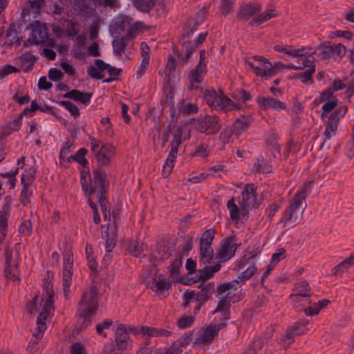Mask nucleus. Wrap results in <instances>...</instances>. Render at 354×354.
<instances>
[{
  "label": "nucleus",
  "mask_w": 354,
  "mask_h": 354,
  "mask_svg": "<svg viewBox=\"0 0 354 354\" xmlns=\"http://www.w3.org/2000/svg\"><path fill=\"white\" fill-rule=\"evenodd\" d=\"M105 178L106 175L103 171L95 170L93 173V178L91 180V186L88 187L86 185V178H82V189L86 195L91 196L97 194V196L99 198L101 209L104 214V219L108 221L106 226V230L102 232V236L106 242V252H109L115 245L117 228L114 214L113 215L114 221L113 223H110L111 214L109 211L107 210L108 202L104 193Z\"/></svg>",
  "instance_id": "f257e3e1"
},
{
  "label": "nucleus",
  "mask_w": 354,
  "mask_h": 354,
  "mask_svg": "<svg viewBox=\"0 0 354 354\" xmlns=\"http://www.w3.org/2000/svg\"><path fill=\"white\" fill-rule=\"evenodd\" d=\"M44 294L41 301V310L37 319V326L32 333V338L28 345L27 351L36 354L38 351L39 341L42 338L47 328V322L54 311L55 292L50 281H46L44 284Z\"/></svg>",
  "instance_id": "f03ea898"
},
{
  "label": "nucleus",
  "mask_w": 354,
  "mask_h": 354,
  "mask_svg": "<svg viewBox=\"0 0 354 354\" xmlns=\"http://www.w3.org/2000/svg\"><path fill=\"white\" fill-rule=\"evenodd\" d=\"M312 183V182L306 183L290 201L288 209L283 212V216L280 219V222L283 223L285 226L292 227L299 223L304 212V209L300 210V209L305 204L306 197L310 192Z\"/></svg>",
  "instance_id": "7ed1b4c3"
},
{
  "label": "nucleus",
  "mask_w": 354,
  "mask_h": 354,
  "mask_svg": "<svg viewBox=\"0 0 354 354\" xmlns=\"http://www.w3.org/2000/svg\"><path fill=\"white\" fill-rule=\"evenodd\" d=\"M98 306V289L91 286L85 290L78 303L77 314L82 319V328H86L91 323V316L97 311Z\"/></svg>",
  "instance_id": "20e7f679"
},
{
  "label": "nucleus",
  "mask_w": 354,
  "mask_h": 354,
  "mask_svg": "<svg viewBox=\"0 0 354 354\" xmlns=\"http://www.w3.org/2000/svg\"><path fill=\"white\" fill-rule=\"evenodd\" d=\"M274 50L277 52L283 53L288 56L299 58L297 60L298 65L290 64L285 66L286 68L303 70L305 68H315L314 58L310 59L309 57L304 55L306 48L293 49L290 46H281L280 45H275L274 46Z\"/></svg>",
  "instance_id": "39448f33"
},
{
  "label": "nucleus",
  "mask_w": 354,
  "mask_h": 354,
  "mask_svg": "<svg viewBox=\"0 0 354 354\" xmlns=\"http://www.w3.org/2000/svg\"><path fill=\"white\" fill-rule=\"evenodd\" d=\"M204 97L208 106L216 110L230 111L239 109V106L230 98L223 94H218L214 90H206Z\"/></svg>",
  "instance_id": "423d86ee"
},
{
  "label": "nucleus",
  "mask_w": 354,
  "mask_h": 354,
  "mask_svg": "<svg viewBox=\"0 0 354 354\" xmlns=\"http://www.w3.org/2000/svg\"><path fill=\"white\" fill-rule=\"evenodd\" d=\"M196 26L197 24L192 27H191V24L188 25L181 39V43L183 47V51L185 53V58H183L184 62L188 60L198 45L202 44L205 39L206 33H201L197 39H192V35L196 30Z\"/></svg>",
  "instance_id": "0eeeda50"
},
{
  "label": "nucleus",
  "mask_w": 354,
  "mask_h": 354,
  "mask_svg": "<svg viewBox=\"0 0 354 354\" xmlns=\"http://www.w3.org/2000/svg\"><path fill=\"white\" fill-rule=\"evenodd\" d=\"M225 325L224 323H219L201 328L198 332V337L193 342V348L205 350L207 346L212 344L217 336L218 331Z\"/></svg>",
  "instance_id": "6e6552de"
},
{
  "label": "nucleus",
  "mask_w": 354,
  "mask_h": 354,
  "mask_svg": "<svg viewBox=\"0 0 354 354\" xmlns=\"http://www.w3.org/2000/svg\"><path fill=\"white\" fill-rule=\"evenodd\" d=\"M257 187L253 184H247L242 192L241 216L243 218L248 216L249 210L257 208L261 202L257 195Z\"/></svg>",
  "instance_id": "1a4fd4ad"
},
{
  "label": "nucleus",
  "mask_w": 354,
  "mask_h": 354,
  "mask_svg": "<svg viewBox=\"0 0 354 354\" xmlns=\"http://www.w3.org/2000/svg\"><path fill=\"white\" fill-rule=\"evenodd\" d=\"M215 232L209 229L206 230L201 238L200 241V261L201 263L207 265L210 263L214 256L212 242L214 238Z\"/></svg>",
  "instance_id": "9d476101"
},
{
  "label": "nucleus",
  "mask_w": 354,
  "mask_h": 354,
  "mask_svg": "<svg viewBox=\"0 0 354 354\" xmlns=\"http://www.w3.org/2000/svg\"><path fill=\"white\" fill-rule=\"evenodd\" d=\"M19 252L16 250L6 251L5 274L8 279L14 282L19 281V274L17 270Z\"/></svg>",
  "instance_id": "9b49d317"
},
{
  "label": "nucleus",
  "mask_w": 354,
  "mask_h": 354,
  "mask_svg": "<svg viewBox=\"0 0 354 354\" xmlns=\"http://www.w3.org/2000/svg\"><path fill=\"white\" fill-rule=\"evenodd\" d=\"M247 63L258 76L266 77L274 74L272 64L263 57L254 56L249 59Z\"/></svg>",
  "instance_id": "f8f14e48"
},
{
  "label": "nucleus",
  "mask_w": 354,
  "mask_h": 354,
  "mask_svg": "<svg viewBox=\"0 0 354 354\" xmlns=\"http://www.w3.org/2000/svg\"><path fill=\"white\" fill-rule=\"evenodd\" d=\"M73 266V255L71 252H67L64 255L62 281L63 291L66 298L68 297L69 289L72 283Z\"/></svg>",
  "instance_id": "ddd939ff"
},
{
  "label": "nucleus",
  "mask_w": 354,
  "mask_h": 354,
  "mask_svg": "<svg viewBox=\"0 0 354 354\" xmlns=\"http://www.w3.org/2000/svg\"><path fill=\"white\" fill-rule=\"evenodd\" d=\"M196 127L201 133L213 134L221 129V124L218 116L206 115L197 120Z\"/></svg>",
  "instance_id": "4468645a"
},
{
  "label": "nucleus",
  "mask_w": 354,
  "mask_h": 354,
  "mask_svg": "<svg viewBox=\"0 0 354 354\" xmlns=\"http://www.w3.org/2000/svg\"><path fill=\"white\" fill-rule=\"evenodd\" d=\"M205 59V52L204 50H200V59L198 64L194 69L190 71L187 76L192 87L194 86V84L201 83L205 75L207 73Z\"/></svg>",
  "instance_id": "2eb2a0df"
},
{
  "label": "nucleus",
  "mask_w": 354,
  "mask_h": 354,
  "mask_svg": "<svg viewBox=\"0 0 354 354\" xmlns=\"http://www.w3.org/2000/svg\"><path fill=\"white\" fill-rule=\"evenodd\" d=\"M317 49L322 52L318 55L321 59H328L330 58L339 57L342 58L346 54V47L341 44L326 46L320 44Z\"/></svg>",
  "instance_id": "dca6fc26"
},
{
  "label": "nucleus",
  "mask_w": 354,
  "mask_h": 354,
  "mask_svg": "<svg viewBox=\"0 0 354 354\" xmlns=\"http://www.w3.org/2000/svg\"><path fill=\"white\" fill-rule=\"evenodd\" d=\"M313 295L312 289L306 281L297 282L292 288L290 298L293 302H300L302 299L309 298Z\"/></svg>",
  "instance_id": "f3484780"
},
{
  "label": "nucleus",
  "mask_w": 354,
  "mask_h": 354,
  "mask_svg": "<svg viewBox=\"0 0 354 354\" xmlns=\"http://www.w3.org/2000/svg\"><path fill=\"white\" fill-rule=\"evenodd\" d=\"M259 106L263 109H271L275 111H281L286 109L285 103L280 101L277 97L271 96L259 95L256 98Z\"/></svg>",
  "instance_id": "a211bd4d"
},
{
  "label": "nucleus",
  "mask_w": 354,
  "mask_h": 354,
  "mask_svg": "<svg viewBox=\"0 0 354 354\" xmlns=\"http://www.w3.org/2000/svg\"><path fill=\"white\" fill-rule=\"evenodd\" d=\"M237 245L234 242L233 238L224 239L218 250L217 257L223 261L230 259L235 254Z\"/></svg>",
  "instance_id": "6ab92c4d"
},
{
  "label": "nucleus",
  "mask_w": 354,
  "mask_h": 354,
  "mask_svg": "<svg viewBox=\"0 0 354 354\" xmlns=\"http://www.w3.org/2000/svg\"><path fill=\"white\" fill-rule=\"evenodd\" d=\"M115 154L113 146L109 143L103 145L98 151L95 153V157L98 165L102 167L110 163L111 158Z\"/></svg>",
  "instance_id": "aec40b11"
},
{
  "label": "nucleus",
  "mask_w": 354,
  "mask_h": 354,
  "mask_svg": "<svg viewBox=\"0 0 354 354\" xmlns=\"http://www.w3.org/2000/svg\"><path fill=\"white\" fill-rule=\"evenodd\" d=\"M171 254L170 248L165 242L158 244L156 250L152 252L151 261L155 265H158L165 259H167Z\"/></svg>",
  "instance_id": "412c9836"
},
{
  "label": "nucleus",
  "mask_w": 354,
  "mask_h": 354,
  "mask_svg": "<svg viewBox=\"0 0 354 354\" xmlns=\"http://www.w3.org/2000/svg\"><path fill=\"white\" fill-rule=\"evenodd\" d=\"M192 340V333H185L167 350L165 354H182L183 348Z\"/></svg>",
  "instance_id": "4be33fe9"
},
{
  "label": "nucleus",
  "mask_w": 354,
  "mask_h": 354,
  "mask_svg": "<svg viewBox=\"0 0 354 354\" xmlns=\"http://www.w3.org/2000/svg\"><path fill=\"white\" fill-rule=\"evenodd\" d=\"M130 341L129 331L124 325L120 324L115 330V343L119 350L124 351L127 348Z\"/></svg>",
  "instance_id": "5701e85b"
},
{
  "label": "nucleus",
  "mask_w": 354,
  "mask_h": 354,
  "mask_svg": "<svg viewBox=\"0 0 354 354\" xmlns=\"http://www.w3.org/2000/svg\"><path fill=\"white\" fill-rule=\"evenodd\" d=\"M150 48L147 44L142 42L140 44V55L142 57V62L136 71L138 77H141L148 68L150 62Z\"/></svg>",
  "instance_id": "b1692460"
},
{
  "label": "nucleus",
  "mask_w": 354,
  "mask_h": 354,
  "mask_svg": "<svg viewBox=\"0 0 354 354\" xmlns=\"http://www.w3.org/2000/svg\"><path fill=\"white\" fill-rule=\"evenodd\" d=\"M92 96V93H83L77 89H73L64 95V97L80 102L84 105L90 103Z\"/></svg>",
  "instance_id": "393cba45"
},
{
  "label": "nucleus",
  "mask_w": 354,
  "mask_h": 354,
  "mask_svg": "<svg viewBox=\"0 0 354 354\" xmlns=\"http://www.w3.org/2000/svg\"><path fill=\"white\" fill-rule=\"evenodd\" d=\"M198 287L201 288V290L196 292V301L200 304H203L207 301L212 295L214 292V284L213 283H203Z\"/></svg>",
  "instance_id": "a878e982"
},
{
  "label": "nucleus",
  "mask_w": 354,
  "mask_h": 354,
  "mask_svg": "<svg viewBox=\"0 0 354 354\" xmlns=\"http://www.w3.org/2000/svg\"><path fill=\"white\" fill-rule=\"evenodd\" d=\"M171 285L167 282L163 275H159L153 279L151 288L157 293H162L170 288Z\"/></svg>",
  "instance_id": "bb28decb"
},
{
  "label": "nucleus",
  "mask_w": 354,
  "mask_h": 354,
  "mask_svg": "<svg viewBox=\"0 0 354 354\" xmlns=\"http://www.w3.org/2000/svg\"><path fill=\"white\" fill-rule=\"evenodd\" d=\"M230 301L225 297H221L218 300V304L213 313H221L223 320L230 319Z\"/></svg>",
  "instance_id": "cd10ccee"
},
{
  "label": "nucleus",
  "mask_w": 354,
  "mask_h": 354,
  "mask_svg": "<svg viewBox=\"0 0 354 354\" xmlns=\"http://www.w3.org/2000/svg\"><path fill=\"white\" fill-rule=\"evenodd\" d=\"M261 10V6L259 3L248 4L243 6L239 13V17L244 20H248L255 13Z\"/></svg>",
  "instance_id": "c85d7f7f"
},
{
  "label": "nucleus",
  "mask_w": 354,
  "mask_h": 354,
  "mask_svg": "<svg viewBox=\"0 0 354 354\" xmlns=\"http://www.w3.org/2000/svg\"><path fill=\"white\" fill-rule=\"evenodd\" d=\"M346 87V84H344L342 80L337 79L335 80L331 85L330 88L325 92H323L319 97L320 102H324L329 98L333 92L337 91L341 89H344Z\"/></svg>",
  "instance_id": "c756f323"
},
{
  "label": "nucleus",
  "mask_w": 354,
  "mask_h": 354,
  "mask_svg": "<svg viewBox=\"0 0 354 354\" xmlns=\"http://www.w3.org/2000/svg\"><path fill=\"white\" fill-rule=\"evenodd\" d=\"M128 39L125 36L122 37H117L112 41L113 53L118 56L120 57L122 53L124 52L125 48L128 44Z\"/></svg>",
  "instance_id": "7c9ffc66"
},
{
  "label": "nucleus",
  "mask_w": 354,
  "mask_h": 354,
  "mask_svg": "<svg viewBox=\"0 0 354 354\" xmlns=\"http://www.w3.org/2000/svg\"><path fill=\"white\" fill-rule=\"evenodd\" d=\"M240 286V281L238 279H234L230 282L221 285L218 288V291L219 294L223 295L224 297H225L236 290Z\"/></svg>",
  "instance_id": "2f4dec72"
},
{
  "label": "nucleus",
  "mask_w": 354,
  "mask_h": 354,
  "mask_svg": "<svg viewBox=\"0 0 354 354\" xmlns=\"http://www.w3.org/2000/svg\"><path fill=\"white\" fill-rule=\"evenodd\" d=\"M277 15V12L275 10L270 9L268 10L261 15H258L257 17L254 18L250 22V24L251 26H254L255 24L259 25L270 19L274 17Z\"/></svg>",
  "instance_id": "473e14b6"
},
{
  "label": "nucleus",
  "mask_w": 354,
  "mask_h": 354,
  "mask_svg": "<svg viewBox=\"0 0 354 354\" xmlns=\"http://www.w3.org/2000/svg\"><path fill=\"white\" fill-rule=\"evenodd\" d=\"M248 126L247 119L242 116L235 120L232 126V131L236 135H239L246 130Z\"/></svg>",
  "instance_id": "72a5a7b5"
},
{
  "label": "nucleus",
  "mask_w": 354,
  "mask_h": 354,
  "mask_svg": "<svg viewBox=\"0 0 354 354\" xmlns=\"http://www.w3.org/2000/svg\"><path fill=\"white\" fill-rule=\"evenodd\" d=\"M347 111L348 109L346 106H339L330 115L328 120L338 124L339 121L344 116Z\"/></svg>",
  "instance_id": "f704fd0d"
},
{
  "label": "nucleus",
  "mask_w": 354,
  "mask_h": 354,
  "mask_svg": "<svg viewBox=\"0 0 354 354\" xmlns=\"http://www.w3.org/2000/svg\"><path fill=\"white\" fill-rule=\"evenodd\" d=\"M227 207L230 211V218L233 221H238L241 216V207L239 208L233 198L228 201Z\"/></svg>",
  "instance_id": "c9c22d12"
},
{
  "label": "nucleus",
  "mask_w": 354,
  "mask_h": 354,
  "mask_svg": "<svg viewBox=\"0 0 354 354\" xmlns=\"http://www.w3.org/2000/svg\"><path fill=\"white\" fill-rule=\"evenodd\" d=\"M221 269V265L216 264L214 266H207L204 265L203 269L200 270L201 277L203 278L205 280L209 279L213 275Z\"/></svg>",
  "instance_id": "e433bc0d"
},
{
  "label": "nucleus",
  "mask_w": 354,
  "mask_h": 354,
  "mask_svg": "<svg viewBox=\"0 0 354 354\" xmlns=\"http://www.w3.org/2000/svg\"><path fill=\"white\" fill-rule=\"evenodd\" d=\"M354 264V253L351 255L348 259L339 263L333 268L334 274H337L339 272H343L345 270L348 269L352 265Z\"/></svg>",
  "instance_id": "4c0bfd02"
},
{
  "label": "nucleus",
  "mask_w": 354,
  "mask_h": 354,
  "mask_svg": "<svg viewBox=\"0 0 354 354\" xmlns=\"http://www.w3.org/2000/svg\"><path fill=\"white\" fill-rule=\"evenodd\" d=\"M133 3L138 10L147 12L155 5L154 0H133Z\"/></svg>",
  "instance_id": "58836bf2"
},
{
  "label": "nucleus",
  "mask_w": 354,
  "mask_h": 354,
  "mask_svg": "<svg viewBox=\"0 0 354 354\" xmlns=\"http://www.w3.org/2000/svg\"><path fill=\"white\" fill-rule=\"evenodd\" d=\"M315 72V68L311 67L308 68L305 72L298 74L297 78L301 80V82L306 85L313 84L314 83L313 79V75Z\"/></svg>",
  "instance_id": "ea45409f"
},
{
  "label": "nucleus",
  "mask_w": 354,
  "mask_h": 354,
  "mask_svg": "<svg viewBox=\"0 0 354 354\" xmlns=\"http://www.w3.org/2000/svg\"><path fill=\"white\" fill-rule=\"evenodd\" d=\"M252 171L255 173H268L271 171V166L263 159L258 160L254 163Z\"/></svg>",
  "instance_id": "a19ab883"
},
{
  "label": "nucleus",
  "mask_w": 354,
  "mask_h": 354,
  "mask_svg": "<svg viewBox=\"0 0 354 354\" xmlns=\"http://www.w3.org/2000/svg\"><path fill=\"white\" fill-rule=\"evenodd\" d=\"M295 341V335L291 331L287 329L286 333L281 335V337L278 340V343L281 344L284 350H287L289 346Z\"/></svg>",
  "instance_id": "79ce46f5"
},
{
  "label": "nucleus",
  "mask_w": 354,
  "mask_h": 354,
  "mask_svg": "<svg viewBox=\"0 0 354 354\" xmlns=\"http://www.w3.org/2000/svg\"><path fill=\"white\" fill-rule=\"evenodd\" d=\"M112 324L113 321L111 319H106L97 324L95 326L97 333L104 337H106V333L105 330L109 329L112 326Z\"/></svg>",
  "instance_id": "37998d69"
},
{
  "label": "nucleus",
  "mask_w": 354,
  "mask_h": 354,
  "mask_svg": "<svg viewBox=\"0 0 354 354\" xmlns=\"http://www.w3.org/2000/svg\"><path fill=\"white\" fill-rule=\"evenodd\" d=\"M194 322V317L193 316L183 315L178 319L177 325L180 328H186L190 327Z\"/></svg>",
  "instance_id": "c03bdc74"
},
{
  "label": "nucleus",
  "mask_w": 354,
  "mask_h": 354,
  "mask_svg": "<svg viewBox=\"0 0 354 354\" xmlns=\"http://www.w3.org/2000/svg\"><path fill=\"white\" fill-rule=\"evenodd\" d=\"M337 126L338 124H337L335 122H332L328 120L326 122V127L324 133L326 140L330 139L333 136H334L336 134Z\"/></svg>",
  "instance_id": "a18cd8bd"
},
{
  "label": "nucleus",
  "mask_w": 354,
  "mask_h": 354,
  "mask_svg": "<svg viewBox=\"0 0 354 354\" xmlns=\"http://www.w3.org/2000/svg\"><path fill=\"white\" fill-rule=\"evenodd\" d=\"M288 330L291 331L295 336L299 335L306 332V324L304 322H297L294 325L288 327Z\"/></svg>",
  "instance_id": "49530a36"
},
{
  "label": "nucleus",
  "mask_w": 354,
  "mask_h": 354,
  "mask_svg": "<svg viewBox=\"0 0 354 354\" xmlns=\"http://www.w3.org/2000/svg\"><path fill=\"white\" fill-rule=\"evenodd\" d=\"M59 104L68 110L73 116L77 117L80 114L79 108L70 101H61Z\"/></svg>",
  "instance_id": "de8ad7c7"
},
{
  "label": "nucleus",
  "mask_w": 354,
  "mask_h": 354,
  "mask_svg": "<svg viewBox=\"0 0 354 354\" xmlns=\"http://www.w3.org/2000/svg\"><path fill=\"white\" fill-rule=\"evenodd\" d=\"M142 23L141 22H136L133 25H131L128 30L127 35L125 36L127 39H131L134 38L142 30Z\"/></svg>",
  "instance_id": "09e8293b"
},
{
  "label": "nucleus",
  "mask_w": 354,
  "mask_h": 354,
  "mask_svg": "<svg viewBox=\"0 0 354 354\" xmlns=\"http://www.w3.org/2000/svg\"><path fill=\"white\" fill-rule=\"evenodd\" d=\"M257 268L255 266H251L247 268L245 271L242 272L241 274L238 277L240 283H244L245 281L250 279L257 272Z\"/></svg>",
  "instance_id": "8fccbe9b"
},
{
  "label": "nucleus",
  "mask_w": 354,
  "mask_h": 354,
  "mask_svg": "<svg viewBox=\"0 0 354 354\" xmlns=\"http://www.w3.org/2000/svg\"><path fill=\"white\" fill-rule=\"evenodd\" d=\"M182 265V260L180 258H176L169 266L170 275L172 277H177L179 274V270Z\"/></svg>",
  "instance_id": "3c124183"
},
{
  "label": "nucleus",
  "mask_w": 354,
  "mask_h": 354,
  "mask_svg": "<svg viewBox=\"0 0 354 354\" xmlns=\"http://www.w3.org/2000/svg\"><path fill=\"white\" fill-rule=\"evenodd\" d=\"M32 35L35 39V42L36 44L42 43L45 39L47 37V32L45 30H42L41 28L35 29L33 30Z\"/></svg>",
  "instance_id": "603ef678"
},
{
  "label": "nucleus",
  "mask_w": 354,
  "mask_h": 354,
  "mask_svg": "<svg viewBox=\"0 0 354 354\" xmlns=\"http://www.w3.org/2000/svg\"><path fill=\"white\" fill-rule=\"evenodd\" d=\"M196 292L195 290H190L185 292L183 295V306L187 307L190 302L196 300Z\"/></svg>",
  "instance_id": "864d4df0"
},
{
  "label": "nucleus",
  "mask_w": 354,
  "mask_h": 354,
  "mask_svg": "<svg viewBox=\"0 0 354 354\" xmlns=\"http://www.w3.org/2000/svg\"><path fill=\"white\" fill-rule=\"evenodd\" d=\"M337 102L338 100L337 99H333L324 103L322 107L323 111L322 116L324 117L325 113H328L333 110L337 106Z\"/></svg>",
  "instance_id": "5fc2aeb1"
},
{
  "label": "nucleus",
  "mask_w": 354,
  "mask_h": 354,
  "mask_svg": "<svg viewBox=\"0 0 354 354\" xmlns=\"http://www.w3.org/2000/svg\"><path fill=\"white\" fill-rule=\"evenodd\" d=\"M23 185L24 187L21 192V202L26 205L30 202L29 198L32 195V192L30 190V185Z\"/></svg>",
  "instance_id": "6e6d98bb"
},
{
  "label": "nucleus",
  "mask_w": 354,
  "mask_h": 354,
  "mask_svg": "<svg viewBox=\"0 0 354 354\" xmlns=\"http://www.w3.org/2000/svg\"><path fill=\"white\" fill-rule=\"evenodd\" d=\"M19 231L21 234L28 236L32 232V225L29 220L24 221L21 223Z\"/></svg>",
  "instance_id": "4d7b16f0"
},
{
  "label": "nucleus",
  "mask_w": 354,
  "mask_h": 354,
  "mask_svg": "<svg viewBox=\"0 0 354 354\" xmlns=\"http://www.w3.org/2000/svg\"><path fill=\"white\" fill-rule=\"evenodd\" d=\"M60 66L64 71V72L71 76L75 75V68L72 64L68 61L62 62L60 64Z\"/></svg>",
  "instance_id": "13d9d810"
},
{
  "label": "nucleus",
  "mask_w": 354,
  "mask_h": 354,
  "mask_svg": "<svg viewBox=\"0 0 354 354\" xmlns=\"http://www.w3.org/2000/svg\"><path fill=\"white\" fill-rule=\"evenodd\" d=\"M35 180V172L33 169L27 174L21 175V183L23 185H30Z\"/></svg>",
  "instance_id": "bf43d9fd"
},
{
  "label": "nucleus",
  "mask_w": 354,
  "mask_h": 354,
  "mask_svg": "<svg viewBox=\"0 0 354 354\" xmlns=\"http://www.w3.org/2000/svg\"><path fill=\"white\" fill-rule=\"evenodd\" d=\"M63 75H64L60 70L55 68H50L48 72L49 79L55 82L61 80Z\"/></svg>",
  "instance_id": "052dcab7"
},
{
  "label": "nucleus",
  "mask_w": 354,
  "mask_h": 354,
  "mask_svg": "<svg viewBox=\"0 0 354 354\" xmlns=\"http://www.w3.org/2000/svg\"><path fill=\"white\" fill-rule=\"evenodd\" d=\"M182 142V133L180 131H177L174 136L173 140H171V142L170 144L171 145V149H174L176 151H178V146Z\"/></svg>",
  "instance_id": "680f3d73"
},
{
  "label": "nucleus",
  "mask_w": 354,
  "mask_h": 354,
  "mask_svg": "<svg viewBox=\"0 0 354 354\" xmlns=\"http://www.w3.org/2000/svg\"><path fill=\"white\" fill-rule=\"evenodd\" d=\"M71 354H86L85 348L81 343H73L71 346Z\"/></svg>",
  "instance_id": "e2e57ef3"
},
{
  "label": "nucleus",
  "mask_w": 354,
  "mask_h": 354,
  "mask_svg": "<svg viewBox=\"0 0 354 354\" xmlns=\"http://www.w3.org/2000/svg\"><path fill=\"white\" fill-rule=\"evenodd\" d=\"M129 24V18L127 16L119 17L115 21L116 28L122 30H124Z\"/></svg>",
  "instance_id": "0e129e2a"
},
{
  "label": "nucleus",
  "mask_w": 354,
  "mask_h": 354,
  "mask_svg": "<svg viewBox=\"0 0 354 354\" xmlns=\"http://www.w3.org/2000/svg\"><path fill=\"white\" fill-rule=\"evenodd\" d=\"M87 71L88 75L93 79L101 80L104 77L102 72H101L100 70L96 67L91 66L88 68Z\"/></svg>",
  "instance_id": "69168bd1"
},
{
  "label": "nucleus",
  "mask_w": 354,
  "mask_h": 354,
  "mask_svg": "<svg viewBox=\"0 0 354 354\" xmlns=\"http://www.w3.org/2000/svg\"><path fill=\"white\" fill-rule=\"evenodd\" d=\"M234 5L233 0H221V9L224 15H227L230 12Z\"/></svg>",
  "instance_id": "338daca9"
},
{
  "label": "nucleus",
  "mask_w": 354,
  "mask_h": 354,
  "mask_svg": "<svg viewBox=\"0 0 354 354\" xmlns=\"http://www.w3.org/2000/svg\"><path fill=\"white\" fill-rule=\"evenodd\" d=\"M344 153L350 159L354 156V140L351 139L346 144Z\"/></svg>",
  "instance_id": "774afa93"
}]
</instances>
